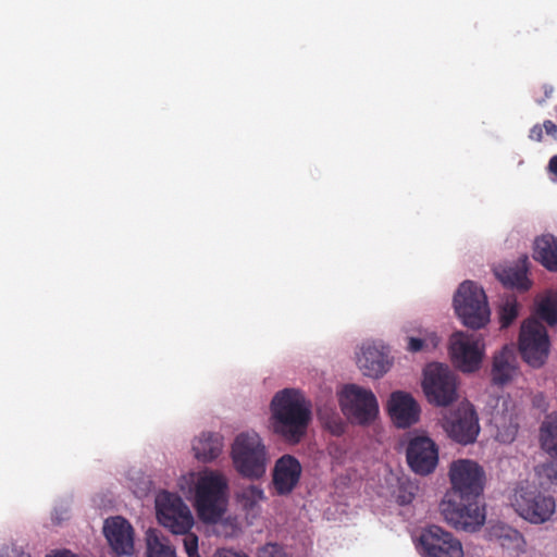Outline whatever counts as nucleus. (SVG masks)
Masks as SVG:
<instances>
[{
    "label": "nucleus",
    "mask_w": 557,
    "mask_h": 557,
    "mask_svg": "<svg viewBox=\"0 0 557 557\" xmlns=\"http://www.w3.org/2000/svg\"><path fill=\"white\" fill-rule=\"evenodd\" d=\"M387 407L391 419L397 428H409L419 420L420 407L408 393L400 391L392 393Z\"/></svg>",
    "instance_id": "dca6fc26"
},
{
    "label": "nucleus",
    "mask_w": 557,
    "mask_h": 557,
    "mask_svg": "<svg viewBox=\"0 0 557 557\" xmlns=\"http://www.w3.org/2000/svg\"><path fill=\"white\" fill-rule=\"evenodd\" d=\"M270 410L273 433L288 444L300 443L311 421V406L304 394L294 388L280 391L272 398Z\"/></svg>",
    "instance_id": "f03ea898"
},
{
    "label": "nucleus",
    "mask_w": 557,
    "mask_h": 557,
    "mask_svg": "<svg viewBox=\"0 0 557 557\" xmlns=\"http://www.w3.org/2000/svg\"><path fill=\"white\" fill-rule=\"evenodd\" d=\"M438 337L435 334H432L429 339L418 338V337H409L407 349L410 352H419L423 350L425 347L431 345L433 348L437 346Z\"/></svg>",
    "instance_id": "c85d7f7f"
},
{
    "label": "nucleus",
    "mask_w": 557,
    "mask_h": 557,
    "mask_svg": "<svg viewBox=\"0 0 557 557\" xmlns=\"http://www.w3.org/2000/svg\"><path fill=\"white\" fill-rule=\"evenodd\" d=\"M263 498V491L258 485H249L238 493V500L245 509H252Z\"/></svg>",
    "instance_id": "bb28decb"
},
{
    "label": "nucleus",
    "mask_w": 557,
    "mask_h": 557,
    "mask_svg": "<svg viewBox=\"0 0 557 557\" xmlns=\"http://www.w3.org/2000/svg\"><path fill=\"white\" fill-rule=\"evenodd\" d=\"M552 92H553L552 87L544 86V94H545L546 98L550 97Z\"/></svg>",
    "instance_id": "58836bf2"
},
{
    "label": "nucleus",
    "mask_w": 557,
    "mask_h": 557,
    "mask_svg": "<svg viewBox=\"0 0 557 557\" xmlns=\"http://www.w3.org/2000/svg\"><path fill=\"white\" fill-rule=\"evenodd\" d=\"M263 557H290L282 546L268 544L263 549Z\"/></svg>",
    "instance_id": "2f4dec72"
},
{
    "label": "nucleus",
    "mask_w": 557,
    "mask_h": 557,
    "mask_svg": "<svg viewBox=\"0 0 557 557\" xmlns=\"http://www.w3.org/2000/svg\"><path fill=\"white\" fill-rule=\"evenodd\" d=\"M232 459L236 471L247 479H260L268 465V451L255 431L243 432L232 445Z\"/></svg>",
    "instance_id": "20e7f679"
},
{
    "label": "nucleus",
    "mask_w": 557,
    "mask_h": 557,
    "mask_svg": "<svg viewBox=\"0 0 557 557\" xmlns=\"http://www.w3.org/2000/svg\"><path fill=\"white\" fill-rule=\"evenodd\" d=\"M156 509L160 523L172 533H186L194 524L189 508L176 494L160 492L156 498Z\"/></svg>",
    "instance_id": "9d476101"
},
{
    "label": "nucleus",
    "mask_w": 557,
    "mask_h": 557,
    "mask_svg": "<svg viewBox=\"0 0 557 557\" xmlns=\"http://www.w3.org/2000/svg\"><path fill=\"white\" fill-rule=\"evenodd\" d=\"M536 314L549 325L557 324V300L552 297L542 299L537 305Z\"/></svg>",
    "instance_id": "a878e982"
},
{
    "label": "nucleus",
    "mask_w": 557,
    "mask_h": 557,
    "mask_svg": "<svg viewBox=\"0 0 557 557\" xmlns=\"http://www.w3.org/2000/svg\"><path fill=\"white\" fill-rule=\"evenodd\" d=\"M497 536L504 541L508 540L511 543H516L517 545L522 541L520 532L509 527H499L497 529ZM502 545L505 546V542H502Z\"/></svg>",
    "instance_id": "c756f323"
},
{
    "label": "nucleus",
    "mask_w": 557,
    "mask_h": 557,
    "mask_svg": "<svg viewBox=\"0 0 557 557\" xmlns=\"http://www.w3.org/2000/svg\"><path fill=\"white\" fill-rule=\"evenodd\" d=\"M103 534L116 556H131L134 552V529L123 517L108 518Z\"/></svg>",
    "instance_id": "2eb2a0df"
},
{
    "label": "nucleus",
    "mask_w": 557,
    "mask_h": 557,
    "mask_svg": "<svg viewBox=\"0 0 557 557\" xmlns=\"http://www.w3.org/2000/svg\"><path fill=\"white\" fill-rule=\"evenodd\" d=\"M0 557H30V555L15 546H12L2 548Z\"/></svg>",
    "instance_id": "473e14b6"
},
{
    "label": "nucleus",
    "mask_w": 557,
    "mask_h": 557,
    "mask_svg": "<svg viewBox=\"0 0 557 557\" xmlns=\"http://www.w3.org/2000/svg\"><path fill=\"white\" fill-rule=\"evenodd\" d=\"M197 557H199V556H197Z\"/></svg>",
    "instance_id": "a19ab883"
},
{
    "label": "nucleus",
    "mask_w": 557,
    "mask_h": 557,
    "mask_svg": "<svg viewBox=\"0 0 557 557\" xmlns=\"http://www.w3.org/2000/svg\"><path fill=\"white\" fill-rule=\"evenodd\" d=\"M147 556L148 557H176L175 550L161 537L156 530L147 532Z\"/></svg>",
    "instance_id": "393cba45"
},
{
    "label": "nucleus",
    "mask_w": 557,
    "mask_h": 557,
    "mask_svg": "<svg viewBox=\"0 0 557 557\" xmlns=\"http://www.w3.org/2000/svg\"><path fill=\"white\" fill-rule=\"evenodd\" d=\"M54 557H75V555L69 550H63V552L55 554Z\"/></svg>",
    "instance_id": "e433bc0d"
},
{
    "label": "nucleus",
    "mask_w": 557,
    "mask_h": 557,
    "mask_svg": "<svg viewBox=\"0 0 557 557\" xmlns=\"http://www.w3.org/2000/svg\"><path fill=\"white\" fill-rule=\"evenodd\" d=\"M184 535L183 543L185 550L188 557H197L198 556V537L196 534L187 531L186 533H182Z\"/></svg>",
    "instance_id": "7c9ffc66"
},
{
    "label": "nucleus",
    "mask_w": 557,
    "mask_h": 557,
    "mask_svg": "<svg viewBox=\"0 0 557 557\" xmlns=\"http://www.w3.org/2000/svg\"><path fill=\"white\" fill-rule=\"evenodd\" d=\"M443 428L455 442L461 445L472 444L480 433L474 407L470 403H461L454 412L444 417Z\"/></svg>",
    "instance_id": "f8f14e48"
},
{
    "label": "nucleus",
    "mask_w": 557,
    "mask_h": 557,
    "mask_svg": "<svg viewBox=\"0 0 557 557\" xmlns=\"http://www.w3.org/2000/svg\"><path fill=\"white\" fill-rule=\"evenodd\" d=\"M423 389L430 403L446 407L457 399L456 375L448 366L431 363L424 370Z\"/></svg>",
    "instance_id": "6e6552de"
},
{
    "label": "nucleus",
    "mask_w": 557,
    "mask_h": 557,
    "mask_svg": "<svg viewBox=\"0 0 557 557\" xmlns=\"http://www.w3.org/2000/svg\"><path fill=\"white\" fill-rule=\"evenodd\" d=\"M484 352L481 335L455 332L449 338V355L453 363L462 372H473L480 368Z\"/></svg>",
    "instance_id": "1a4fd4ad"
},
{
    "label": "nucleus",
    "mask_w": 557,
    "mask_h": 557,
    "mask_svg": "<svg viewBox=\"0 0 557 557\" xmlns=\"http://www.w3.org/2000/svg\"><path fill=\"white\" fill-rule=\"evenodd\" d=\"M357 364L367 376H382L389 368L385 347L371 343L362 345L360 355L357 357Z\"/></svg>",
    "instance_id": "a211bd4d"
},
{
    "label": "nucleus",
    "mask_w": 557,
    "mask_h": 557,
    "mask_svg": "<svg viewBox=\"0 0 557 557\" xmlns=\"http://www.w3.org/2000/svg\"><path fill=\"white\" fill-rule=\"evenodd\" d=\"M411 498H412L411 494L408 497L407 496H399V502L403 505L409 504L411 502Z\"/></svg>",
    "instance_id": "4c0bfd02"
},
{
    "label": "nucleus",
    "mask_w": 557,
    "mask_h": 557,
    "mask_svg": "<svg viewBox=\"0 0 557 557\" xmlns=\"http://www.w3.org/2000/svg\"><path fill=\"white\" fill-rule=\"evenodd\" d=\"M496 277L507 287L525 292L531 287L528 278V257L523 256L518 263L509 267H498L494 270Z\"/></svg>",
    "instance_id": "6ab92c4d"
},
{
    "label": "nucleus",
    "mask_w": 557,
    "mask_h": 557,
    "mask_svg": "<svg viewBox=\"0 0 557 557\" xmlns=\"http://www.w3.org/2000/svg\"><path fill=\"white\" fill-rule=\"evenodd\" d=\"M513 355L511 349L504 347L493 361L492 381L496 385H504L508 383L515 373Z\"/></svg>",
    "instance_id": "4be33fe9"
},
{
    "label": "nucleus",
    "mask_w": 557,
    "mask_h": 557,
    "mask_svg": "<svg viewBox=\"0 0 557 557\" xmlns=\"http://www.w3.org/2000/svg\"><path fill=\"white\" fill-rule=\"evenodd\" d=\"M454 308L462 323L470 329H481L490 321L486 295L483 288L472 281L460 284L454 296Z\"/></svg>",
    "instance_id": "39448f33"
},
{
    "label": "nucleus",
    "mask_w": 557,
    "mask_h": 557,
    "mask_svg": "<svg viewBox=\"0 0 557 557\" xmlns=\"http://www.w3.org/2000/svg\"><path fill=\"white\" fill-rule=\"evenodd\" d=\"M542 448L557 459V412L548 414L540 429Z\"/></svg>",
    "instance_id": "5701e85b"
},
{
    "label": "nucleus",
    "mask_w": 557,
    "mask_h": 557,
    "mask_svg": "<svg viewBox=\"0 0 557 557\" xmlns=\"http://www.w3.org/2000/svg\"><path fill=\"white\" fill-rule=\"evenodd\" d=\"M451 490L441 503L445 520L456 529L475 531L485 521L484 508L478 503L483 490V469L474 461L460 459L449 469Z\"/></svg>",
    "instance_id": "f257e3e1"
},
{
    "label": "nucleus",
    "mask_w": 557,
    "mask_h": 557,
    "mask_svg": "<svg viewBox=\"0 0 557 557\" xmlns=\"http://www.w3.org/2000/svg\"><path fill=\"white\" fill-rule=\"evenodd\" d=\"M543 127L548 136H552L555 140H557V125L553 121H544Z\"/></svg>",
    "instance_id": "f704fd0d"
},
{
    "label": "nucleus",
    "mask_w": 557,
    "mask_h": 557,
    "mask_svg": "<svg viewBox=\"0 0 557 557\" xmlns=\"http://www.w3.org/2000/svg\"><path fill=\"white\" fill-rule=\"evenodd\" d=\"M548 171L557 176V154L553 156L548 162Z\"/></svg>",
    "instance_id": "c9c22d12"
},
{
    "label": "nucleus",
    "mask_w": 557,
    "mask_h": 557,
    "mask_svg": "<svg viewBox=\"0 0 557 557\" xmlns=\"http://www.w3.org/2000/svg\"><path fill=\"white\" fill-rule=\"evenodd\" d=\"M341 406L343 412L357 423L370 424L379 413V405L374 394L370 389L355 384L345 386Z\"/></svg>",
    "instance_id": "9b49d317"
},
{
    "label": "nucleus",
    "mask_w": 557,
    "mask_h": 557,
    "mask_svg": "<svg viewBox=\"0 0 557 557\" xmlns=\"http://www.w3.org/2000/svg\"><path fill=\"white\" fill-rule=\"evenodd\" d=\"M522 359L532 368H541L549 355L550 341L546 327L535 318L527 319L518 339Z\"/></svg>",
    "instance_id": "423d86ee"
},
{
    "label": "nucleus",
    "mask_w": 557,
    "mask_h": 557,
    "mask_svg": "<svg viewBox=\"0 0 557 557\" xmlns=\"http://www.w3.org/2000/svg\"><path fill=\"white\" fill-rule=\"evenodd\" d=\"M512 505L521 518L533 524L550 520L556 510V502L552 495L530 486L516 490Z\"/></svg>",
    "instance_id": "0eeeda50"
},
{
    "label": "nucleus",
    "mask_w": 557,
    "mask_h": 557,
    "mask_svg": "<svg viewBox=\"0 0 557 557\" xmlns=\"http://www.w3.org/2000/svg\"><path fill=\"white\" fill-rule=\"evenodd\" d=\"M228 504V482L224 474L208 471L199 476L195 487V508L200 520L218 522Z\"/></svg>",
    "instance_id": "7ed1b4c3"
},
{
    "label": "nucleus",
    "mask_w": 557,
    "mask_h": 557,
    "mask_svg": "<svg viewBox=\"0 0 557 557\" xmlns=\"http://www.w3.org/2000/svg\"><path fill=\"white\" fill-rule=\"evenodd\" d=\"M222 448L223 437L218 433H202L193 444L195 457L203 462L218 458Z\"/></svg>",
    "instance_id": "412c9836"
},
{
    "label": "nucleus",
    "mask_w": 557,
    "mask_h": 557,
    "mask_svg": "<svg viewBox=\"0 0 557 557\" xmlns=\"http://www.w3.org/2000/svg\"><path fill=\"white\" fill-rule=\"evenodd\" d=\"M406 457L408 466L414 473L428 475L437 466L438 449L430 437L416 436L408 443Z\"/></svg>",
    "instance_id": "4468645a"
},
{
    "label": "nucleus",
    "mask_w": 557,
    "mask_h": 557,
    "mask_svg": "<svg viewBox=\"0 0 557 557\" xmlns=\"http://www.w3.org/2000/svg\"><path fill=\"white\" fill-rule=\"evenodd\" d=\"M533 258L550 272L557 271V237L552 234L537 236L533 243Z\"/></svg>",
    "instance_id": "aec40b11"
},
{
    "label": "nucleus",
    "mask_w": 557,
    "mask_h": 557,
    "mask_svg": "<svg viewBox=\"0 0 557 557\" xmlns=\"http://www.w3.org/2000/svg\"><path fill=\"white\" fill-rule=\"evenodd\" d=\"M543 125L535 124L531 127L529 133V138L533 141H542L543 140Z\"/></svg>",
    "instance_id": "72a5a7b5"
},
{
    "label": "nucleus",
    "mask_w": 557,
    "mask_h": 557,
    "mask_svg": "<svg viewBox=\"0 0 557 557\" xmlns=\"http://www.w3.org/2000/svg\"><path fill=\"white\" fill-rule=\"evenodd\" d=\"M494 422L497 428L496 438L502 443H511L518 433L519 423L515 412L508 416H494Z\"/></svg>",
    "instance_id": "b1692460"
},
{
    "label": "nucleus",
    "mask_w": 557,
    "mask_h": 557,
    "mask_svg": "<svg viewBox=\"0 0 557 557\" xmlns=\"http://www.w3.org/2000/svg\"><path fill=\"white\" fill-rule=\"evenodd\" d=\"M301 465L292 455H284L275 462L273 470V486L278 495L289 494L298 484Z\"/></svg>",
    "instance_id": "f3484780"
},
{
    "label": "nucleus",
    "mask_w": 557,
    "mask_h": 557,
    "mask_svg": "<svg viewBox=\"0 0 557 557\" xmlns=\"http://www.w3.org/2000/svg\"><path fill=\"white\" fill-rule=\"evenodd\" d=\"M419 542L425 557H463L460 541L437 525L424 529Z\"/></svg>",
    "instance_id": "ddd939ff"
},
{
    "label": "nucleus",
    "mask_w": 557,
    "mask_h": 557,
    "mask_svg": "<svg viewBox=\"0 0 557 557\" xmlns=\"http://www.w3.org/2000/svg\"><path fill=\"white\" fill-rule=\"evenodd\" d=\"M518 317V304L515 299H507L499 308V322L502 329L508 327Z\"/></svg>",
    "instance_id": "cd10ccee"
},
{
    "label": "nucleus",
    "mask_w": 557,
    "mask_h": 557,
    "mask_svg": "<svg viewBox=\"0 0 557 557\" xmlns=\"http://www.w3.org/2000/svg\"><path fill=\"white\" fill-rule=\"evenodd\" d=\"M553 472H554V473H553L552 475H549V476H550L553 480L557 481V465H556V467H555V468H553Z\"/></svg>",
    "instance_id": "ea45409f"
}]
</instances>
